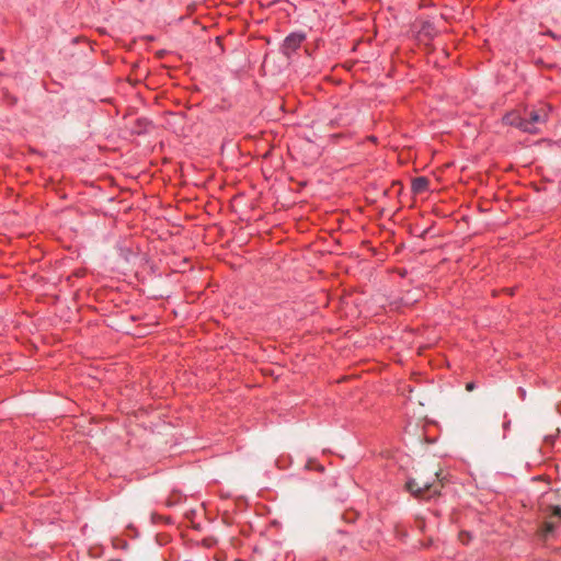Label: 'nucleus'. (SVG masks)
Listing matches in <instances>:
<instances>
[{
    "instance_id": "obj_4",
    "label": "nucleus",
    "mask_w": 561,
    "mask_h": 561,
    "mask_svg": "<svg viewBox=\"0 0 561 561\" xmlns=\"http://www.w3.org/2000/svg\"><path fill=\"white\" fill-rule=\"evenodd\" d=\"M305 39V35L302 34H290L287 36L283 44V50L286 55H289L290 53L295 51L302 41Z\"/></svg>"
},
{
    "instance_id": "obj_5",
    "label": "nucleus",
    "mask_w": 561,
    "mask_h": 561,
    "mask_svg": "<svg viewBox=\"0 0 561 561\" xmlns=\"http://www.w3.org/2000/svg\"><path fill=\"white\" fill-rule=\"evenodd\" d=\"M560 518H561V506H554L552 508V513H551L549 519L543 522L542 529H541L542 535L547 536V535L551 534L556 528V520H558Z\"/></svg>"
},
{
    "instance_id": "obj_7",
    "label": "nucleus",
    "mask_w": 561,
    "mask_h": 561,
    "mask_svg": "<svg viewBox=\"0 0 561 561\" xmlns=\"http://www.w3.org/2000/svg\"><path fill=\"white\" fill-rule=\"evenodd\" d=\"M459 538L463 543H467L470 540V534L460 533Z\"/></svg>"
},
{
    "instance_id": "obj_3",
    "label": "nucleus",
    "mask_w": 561,
    "mask_h": 561,
    "mask_svg": "<svg viewBox=\"0 0 561 561\" xmlns=\"http://www.w3.org/2000/svg\"><path fill=\"white\" fill-rule=\"evenodd\" d=\"M503 121L506 125L515 126L523 130L524 133L525 130H533V127L525 124V117L522 116L518 112H511L506 114Z\"/></svg>"
},
{
    "instance_id": "obj_1",
    "label": "nucleus",
    "mask_w": 561,
    "mask_h": 561,
    "mask_svg": "<svg viewBox=\"0 0 561 561\" xmlns=\"http://www.w3.org/2000/svg\"><path fill=\"white\" fill-rule=\"evenodd\" d=\"M443 481L440 470L420 468L416 470V477L409 479L405 486L415 497L431 499L440 493Z\"/></svg>"
},
{
    "instance_id": "obj_2",
    "label": "nucleus",
    "mask_w": 561,
    "mask_h": 561,
    "mask_svg": "<svg viewBox=\"0 0 561 561\" xmlns=\"http://www.w3.org/2000/svg\"><path fill=\"white\" fill-rule=\"evenodd\" d=\"M550 107L541 106L539 108H533L529 112L525 110V124L533 127V130H525V133L537 134L540 131L539 126L547 122L548 113Z\"/></svg>"
},
{
    "instance_id": "obj_8",
    "label": "nucleus",
    "mask_w": 561,
    "mask_h": 561,
    "mask_svg": "<svg viewBox=\"0 0 561 561\" xmlns=\"http://www.w3.org/2000/svg\"><path fill=\"white\" fill-rule=\"evenodd\" d=\"M466 389L468 391H472L474 389V383L473 382H468L467 386H466Z\"/></svg>"
},
{
    "instance_id": "obj_6",
    "label": "nucleus",
    "mask_w": 561,
    "mask_h": 561,
    "mask_svg": "<svg viewBox=\"0 0 561 561\" xmlns=\"http://www.w3.org/2000/svg\"><path fill=\"white\" fill-rule=\"evenodd\" d=\"M428 184H430V181L426 178H424V176L416 178L412 181V191L415 194L424 193L428 190Z\"/></svg>"
}]
</instances>
